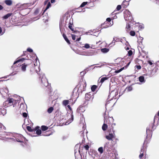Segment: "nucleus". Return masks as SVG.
Masks as SVG:
<instances>
[{
	"label": "nucleus",
	"instance_id": "obj_5",
	"mask_svg": "<svg viewBox=\"0 0 159 159\" xmlns=\"http://www.w3.org/2000/svg\"><path fill=\"white\" fill-rule=\"evenodd\" d=\"M114 137L115 134L114 131H113V133H110L108 135L106 136V138L107 139L109 140H111L112 141H113L112 139L114 138Z\"/></svg>",
	"mask_w": 159,
	"mask_h": 159
},
{
	"label": "nucleus",
	"instance_id": "obj_29",
	"mask_svg": "<svg viewBox=\"0 0 159 159\" xmlns=\"http://www.w3.org/2000/svg\"><path fill=\"white\" fill-rule=\"evenodd\" d=\"M143 39V37L139 36V39L138 40V42L140 45V43H142Z\"/></svg>",
	"mask_w": 159,
	"mask_h": 159
},
{
	"label": "nucleus",
	"instance_id": "obj_63",
	"mask_svg": "<svg viewBox=\"0 0 159 159\" xmlns=\"http://www.w3.org/2000/svg\"><path fill=\"white\" fill-rule=\"evenodd\" d=\"M114 142V144H116L117 143V141L116 140L114 141H113Z\"/></svg>",
	"mask_w": 159,
	"mask_h": 159
},
{
	"label": "nucleus",
	"instance_id": "obj_36",
	"mask_svg": "<svg viewBox=\"0 0 159 159\" xmlns=\"http://www.w3.org/2000/svg\"><path fill=\"white\" fill-rule=\"evenodd\" d=\"M145 151V149L144 148V147L143 146L142 147V148H141V150H140V153H142L143 152V153H144V152Z\"/></svg>",
	"mask_w": 159,
	"mask_h": 159
},
{
	"label": "nucleus",
	"instance_id": "obj_3",
	"mask_svg": "<svg viewBox=\"0 0 159 159\" xmlns=\"http://www.w3.org/2000/svg\"><path fill=\"white\" fill-rule=\"evenodd\" d=\"M85 85L84 86L83 84H80L79 87L78 88L77 92L78 93H81L82 92L84 91L85 90V87L86 86V83H85Z\"/></svg>",
	"mask_w": 159,
	"mask_h": 159
},
{
	"label": "nucleus",
	"instance_id": "obj_27",
	"mask_svg": "<svg viewBox=\"0 0 159 159\" xmlns=\"http://www.w3.org/2000/svg\"><path fill=\"white\" fill-rule=\"evenodd\" d=\"M48 127L45 125H42L41 126V129L43 131H45L47 130Z\"/></svg>",
	"mask_w": 159,
	"mask_h": 159
},
{
	"label": "nucleus",
	"instance_id": "obj_41",
	"mask_svg": "<svg viewBox=\"0 0 159 159\" xmlns=\"http://www.w3.org/2000/svg\"><path fill=\"white\" fill-rule=\"evenodd\" d=\"M27 50L28 52H33V50L32 49H31V48H28L27 49Z\"/></svg>",
	"mask_w": 159,
	"mask_h": 159
},
{
	"label": "nucleus",
	"instance_id": "obj_14",
	"mask_svg": "<svg viewBox=\"0 0 159 159\" xmlns=\"http://www.w3.org/2000/svg\"><path fill=\"white\" fill-rule=\"evenodd\" d=\"M5 2L6 5L10 6L12 4V1L11 0H6Z\"/></svg>",
	"mask_w": 159,
	"mask_h": 159
},
{
	"label": "nucleus",
	"instance_id": "obj_23",
	"mask_svg": "<svg viewBox=\"0 0 159 159\" xmlns=\"http://www.w3.org/2000/svg\"><path fill=\"white\" fill-rule=\"evenodd\" d=\"M72 24L71 23V22L70 21V20L69 22V25L68 27L72 30L73 31L74 30V29L72 28Z\"/></svg>",
	"mask_w": 159,
	"mask_h": 159
},
{
	"label": "nucleus",
	"instance_id": "obj_49",
	"mask_svg": "<svg viewBox=\"0 0 159 159\" xmlns=\"http://www.w3.org/2000/svg\"><path fill=\"white\" fill-rule=\"evenodd\" d=\"M124 67L121 68L120 70H118V71L116 70L115 71V72L116 73H118V72H120V71H121V70H122L124 69Z\"/></svg>",
	"mask_w": 159,
	"mask_h": 159
},
{
	"label": "nucleus",
	"instance_id": "obj_16",
	"mask_svg": "<svg viewBox=\"0 0 159 159\" xmlns=\"http://www.w3.org/2000/svg\"><path fill=\"white\" fill-rule=\"evenodd\" d=\"M109 143H107L104 146V148L107 151H110V148L109 146Z\"/></svg>",
	"mask_w": 159,
	"mask_h": 159
},
{
	"label": "nucleus",
	"instance_id": "obj_4",
	"mask_svg": "<svg viewBox=\"0 0 159 159\" xmlns=\"http://www.w3.org/2000/svg\"><path fill=\"white\" fill-rule=\"evenodd\" d=\"M84 55L88 56H92L96 54V52L94 50H91L90 51L86 52H84Z\"/></svg>",
	"mask_w": 159,
	"mask_h": 159
},
{
	"label": "nucleus",
	"instance_id": "obj_1",
	"mask_svg": "<svg viewBox=\"0 0 159 159\" xmlns=\"http://www.w3.org/2000/svg\"><path fill=\"white\" fill-rule=\"evenodd\" d=\"M40 78H41V82L43 84L44 86L46 87H48L49 88V86L48 85V82L47 79H46L45 75L44 74H41L40 75Z\"/></svg>",
	"mask_w": 159,
	"mask_h": 159
},
{
	"label": "nucleus",
	"instance_id": "obj_12",
	"mask_svg": "<svg viewBox=\"0 0 159 159\" xmlns=\"http://www.w3.org/2000/svg\"><path fill=\"white\" fill-rule=\"evenodd\" d=\"M93 159H102L100 158V156L98 155V154L97 153H95L93 154L92 156Z\"/></svg>",
	"mask_w": 159,
	"mask_h": 159
},
{
	"label": "nucleus",
	"instance_id": "obj_39",
	"mask_svg": "<svg viewBox=\"0 0 159 159\" xmlns=\"http://www.w3.org/2000/svg\"><path fill=\"white\" fill-rule=\"evenodd\" d=\"M128 55L129 56H131L133 54V52L132 50H130L129 51L128 53Z\"/></svg>",
	"mask_w": 159,
	"mask_h": 159
},
{
	"label": "nucleus",
	"instance_id": "obj_38",
	"mask_svg": "<svg viewBox=\"0 0 159 159\" xmlns=\"http://www.w3.org/2000/svg\"><path fill=\"white\" fill-rule=\"evenodd\" d=\"M90 46L88 43L85 44L84 47L86 48H90Z\"/></svg>",
	"mask_w": 159,
	"mask_h": 159
},
{
	"label": "nucleus",
	"instance_id": "obj_10",
	"mask_svg": "<svg viewBox=\"0 0 159 159\" xmlns=\"http://www.w3.org/2000/svg\"><path fill=\"white\" fill-rule=\"evenodd\" d=\"M107 78L106 77H103L99 81H98V84L99 85L100 84V85L101 86L102 84L103 83L105 80H107Z\"/></svg>",
	"mask_w": 159,
	"mask_h": 159
},
{
	"label": "nucleus",
	"instance_id": "obj_2",
	"mask_svg": "<svg viewBox=\"0 0 159 159\" xmlns=\"http://www.w3.org/2000/svg\"><path fill=\"white\" fill-rule=\"evenodd\" d=\"M124 16L126 20L130 21H132L133 20V18L131 15V13L129 11H126L125 12Z\"/></svg>",
	"mask_w": 159,
	"mask_h": 159
},
{
	"label": "nucleus",
	"instance_id": "obj_61",
	"mask_svg": "<svg viewBox=\"0 0 159 159\" xmlns=\"http://www.w3.org/2000/svg\"><path fill=\"white\" fill-rule=\"evenodd\" d=\"M149 131V128H147V129H146V132H147H147H148V131Z\"/></svg>",
	"mask_w": 159,
	"mask_h": 159
},
{
	"label": "nucleus",
	"instance_id": "obj_42",
	"mask_svg": "<svg viewBox=\"0 0 159 159\" xmlns=\"http://www.w3.org/2000/svg\"><path fill=\"white\" fill-rule=\"evenodd\" d=\"M152 62H153V61H151L150 60H149V61H148V63L149 64V65H152L153 64V63Z\"/></svg>",
	"mask_w": 159,
	"mask_h": 159
},
{
	"label": "nucleus",
	"instance_id": "obj_21",
	"mask_svg": "<svg viewBox=\"0 0 159 159\" xmlns=\"http://www.w3.org/2000/svg\"><path fill=\"white\" fill-rule=\"evenodd\" d=\"M26 128L27 130L30 131V132H33V131H35V129H32L31 127L30 126H27L26 127Z\"/></svg>",
	"mask_w": 159,
	"mask_h": 159
},
{
	"label": "nucleus",
	"instance_id": "obj_47",
	"mask_svg": "<svg viewBox=\"0 0 159 159\" xmlns=\"http://www.w3.org/2000/svg\"><path fill=\"white\" fill-rule=\"evenodd\" d=\"M113 40L112 41L111 43V44H112V43H114L113 45H115V42L114 41V40H115V37L113 38Z\"/></svg>",
	"mask_w": 159,
	"mask_h": 159
},
{
	"label": "nucleus",
	"instance_id": "obj_52",
	"mask_svg": "<svg viewBox=\"0 0 159 159\" xmlns=\"http://www.w3.org/2000/svg\"><path fill=\"white\" fill-rule=\"evenodd\" d=\"M88 101H86L85 100V101H84V104L85 105H87L88 104Z\"/></svg>",
	"mask_w": 159,
	"mask_h": 159
},
{
	"label": "nucleus",
	"instance_id": "obj_13",
	"mask_svg": "<svg viewBox=\"0 0 159 159\" xmlns=\"http://www.w3.org/2000/svg\"><path fill=\"white\" fill-rule=\"evenodd\" d=\"M139 81L141 83H145V80L144 79V78L143 76H140L139 78Z\"/></svg>",
	"mask_w": 159,
	"mask_h": 159
},
{
	"label": "nucleus",
	"instance_id": "obj_30",
	"mask_svg": "<svg viewBox=\"0 0 159 159\" xmlns=\"http://www.w3.org/2000/svg\"><path fill=\"white\" fill-rule=\"evenodd\" d=\"M97 87V86L95 85H93L91 88V89L92 91L93 92L94 91H95Z\"/></svg>",
	"mask_w": 159,
	"mask_h": 159
},
{
	"label": "nucleus",
	"instance_id": "obj_59",
	"mask_svg": "<svg viewBox=\"0 0 159 159\" xmlns=\"http://www.w3.org/2000/svg\"><path fill=\"white\" fill-rule=\"evenodd\" d=\"M55 2V0H51V2L52 3H54Z\"/></svg>",
	"mask_w": 159,
	"mask_h": 159
},
{
	"label": "nucleus",
	"instance_id": "obj_60",
	"mask_svg": "<svg viewBox=\"0 0 159 159\" xmlns=\"http://www.w3.org/2000/svg\"><path fill=\"white\" fill-rule=\"evenodd\" d=\"M115 38V40H114V41L116 42H117V41H118V40H119V39H117V38Z\"/></svg>",
	"mask_w": 159,
	"mask_h": 159
},
{
	"label": "nucleus",
	"instance_id": "obj_24",
	"mask_svg": "<svg viewBox=\"0 0 159 159\" xmlns=\"http://www.w3.org/2000/svg\"><path fill=\"white\" fill-rule=\"evenodd\" d=\"M53 110V108L52 107H50L48 109L47 111L49 113H51Z\"/></svg>",
	"mask_w": 159,
	"mask_h": 159
},
{
	"label": "nucleus",
	"instance_id": "obj_25",
	"mask_svg": "<svg viewBox=\"0 0 159 159\" xmlns=\"http://www.w3.org/2000/svg\"><path fill=\"white\" fill-rule=\"evenodd\" d=\"M25 59L24 58H22L21 59H19L18 60H17L16 61H15L13 63V64H16L21 61H23Z\"/></svg>",
	"mask_w": 159,
	"mask_h": 159
},
{
	"label": "nucleus",
	"instance_id": "obj_28",
	"mask_svg": "<svg viewBox=\"0 0 159 159\" xmlns=\"http://www.w3.org/2000/svg\"><path fill=\"white\" fill-rule=\"evenodd\" d=\"M11 15V14L9 13H8L7 14L5 15L3 17V18L4 19H7Z\"/></svg>",
	"mask_w": 159,
	"mask_h": 159
},
{
	"label": "nucleus",
	"instance_id": "obj_35",
	"mask_svg": "<svg viewBox=\"0 0 159 159\" xmlns=\"http://www.w3.org/2000/svg\"><path fill=\"white\" fill-rule=\"evenodd\" d=\"M135 33L134 31H131L130 32V34L132 36H134L135 35Z\"/></svg>",
	"mask_w": 159,
	"mask_h": 159
},
{
	"label": "nucleus",
	"instance_id": "obj_44",
	"mask_svg": "<svg viewBox=\"0 0 159 159\" xmlns=\"http://www.w3.org/2000/svg\"><path fill=\"white\" fill-rule=\"evenodd\" d=\"M84 148L86 150H88L89 148V147L88 145H86L84 146Z\"/></svg>",
	"mask_w": 159,
	"mask_h": 159
},
{
	"label": "nucleus",
	"instance_id": "obj_45",
	"mask_svg": "<svg viewBox=\"0 0 159 159\" xmlns=\"http://www.w3.org/2000/svg\"><path fill=\"white\" fill-rule=\"evenodd\" d=\"M23 116L24 117H26L27 116V114L26 112H24L23 113Z\"/></svg>",
	"mask_w": 159,
	"mask_h": 159
},
{
	"label": "nucleus",
	"instance_id": "obj_40",
	"mask_svg": "<svg viewBox=\"0 0 159 159\" xmlns=\"http://www.w3.org/2000/svg\"><path fill=\"white\" fill-rule=\"evenodd\" d=\"M121 5H118L116 8V10L118 11L120 10L121 9Z\"/></svg>",
	"mask_w": 159,
	"mask_h": 159
},
{
	"label": "nucleus",
	"instance_id": "obj_15",
	"mask_svg": "<svg viewBox=\"0 0 159 159\" xmlns=\"http://www.w3.org/2000/svg\"><path fill=\"white\" fill-rule=\"evenodd\" d=\"M14 100L12 98H8L6 101V102H8V103L10 104V105H11V104L12 103Z\"/></svg>",
	"mask_w": 159,
	"mask_h": 159
},
{
	"label": "nucleus",
	"instance_id": "obj_9",
	"mask_svg": "<svg viewBox=\"0 0 159 159\" xmlns=\"http://www.w3.org/2000/svg\"><path fill=\"white\" fill-rule=\"evenodd\" d=\"M69 115L70 117V118L68 120V122H69L68 124L71 122L74 119V116L73 114V112L71 113L70 114H68V116H69Z\"/></svg>",
	"mask_w": 159,
	"mask_h": 159
},
{
	"label": "nucleus",
	"instance_id": "obj_43",
	"mask_svg": "<svg viewBox=\"0 0 159 159\" xmlns=\"http://www.w3.org/2000/svg\"><path fill=\"white\" fill-rule=\"evenodd\" d=\"M72 39L73 40H75L76 39V36L75 34H71Z\"/></svg>",
	"mask_w": 159,
	"mask_h": 159
},
{
	"label": "nucleus",
	"instance_id": "obj_56",
	"mask_svg": "<svg viewBox=\"0 0 159 159\" xmlns=\"http://www.w3.org/2000/svg\"><path fill=\"white\" fill-rule=\"evenodd\" d=\"M16 141H17V142H20V143H22V142H23L22 141L20 140H19L18 139H17Z\"/></svg>",
	"mask_w": 159,
	"mask_h": 159
},
{
	"label": "nucleus",
	"instance_id": "obj_64",
	"mask_svg": "<svg viewBox=\"0 0 159 159\" xmlns=\"http://www.w3.org/2000/svg\"><path fill=\"white\" fill-rule=\"evenodd\" d=\"M2 124L0 123V128H1L2 127Z\"/></svg>",
	"mask_w": 159,
	"mask_h": 159
},
{
	"label": "nucleus",
	"instance_id": "obj_55",
	"mask_svg": "<svg viewBox=\"0 0 159 159\" xmlns=\"http://www.w3.org/2000/svg\"><path fill=\"white\" fill-rule=\"evenodd\" d=\"M80 39H81L80 37L78 38L76 40V42H79L80 40Z\"/></svg>",
	"mask_w": 159,
	"mask_h": 159
},
{
	"label": "nucleus",
	"instance_id": "obj_51",
	"mask_svg": "<svg viewBox=\"0 0 159 159\" xmlns=\"http://www.w3.org/2000/svg\"><path fill=\"white\" fill-rule=\"evenodd\" d=\"M106 20L109 22H110L111 21V20L110 18H108Z\"/></svg>",
	"mask_w": 159,
	"mask_h": 159
},
{
	"label": "nucleus",
	"instance_id": "obj_54",
	"mask_svg": "<svg viewBox=\"0 0 159 159\" xmlns=\"http://www.w3.org/2000/svg\"><path fill=\"white\" fill-rule=\"evenodd\" d=\"M127 29H129L130 28V26L129 25H127L126 27Z\"/></svg>",
	"mask_w": 159,
	"mask_h": 159
},
{
	"label": "nucleus",
	"instance_id": "obj_57",
	"mask_svg": "<svg viewBox=\"0 0 159 159\" xmlns=\"http://www.w3.org/2000/svg\"><path fill=\"white\" fill-rule=\"evenodd\" d=\"M3 8V7L1 5H0V10H2Z\"/></svg>",
	"mask_w": 159,
	"mask_h": 159
},
{
	"label": "nucleus",
	"instance_id": "obj_17",
	"mask_svg": "<svg viewBox=\"0 0 159 159\" xmlns=\"http://www.w3.org/2000/svg\"><path fill=\"white\" fill-rule=\"evenodd\" d=\"M69 100H64L62 102V104L63 105L66 106L69 104Z\"/></svg>",
	"mask_w": 159,
	"mask_h": 159
},
{
	"label": "nucleus",
	"instance_id": "obj_20",
	"mask_svg": "<svg viewBox=\"0 0 159 159\" xmlns=\"http://www.w3.org/2000/svg\"><path fill=\"white\" fill-rule=\"evenodd\" d=\"M27 66V65L24 64L21 67V69L23 71L25 72L26 71V67Z\"/></svg>",
	"mask_w": 159,
	"mask_h": 159
},
{
	"label": "nucleus",
	"instance_id": "obj_37",
	"mask_svg": "<svg viewBox=\"0 0 159 159\" xmlns=\"http://www.w3.org/2000/svg\"><path fill=\"white\" fill-rule=\"evenodd\" d=\"M39 13V10L38 9H36L34 12V14L35 15H36Z\"/></svg>",
	"mask_w": 159,
	"mask_h": 159
},
{
	"label": "nucleus",
	"instance_id": "obj_34",
	"mask_svg": "<svg viewBox=\"0 0 159 159\" xmlns=\"http://www.w3.org/2000/svg\"><path fill=\"white\" fill-rule=\"evenodd\" d=\"M98 151L101 154L103 152L102 147H101L99 148L98 149Z\"/></svg>",
	"mask_w": 159,
	"mask_h": 159
},
{
	"label": "nucleus",
	"instance_id": "obj_11",
	"mask_svg": "<svg viewBox=\"0 0 159 159\" xmlns=\"http://www.w3.org/2000/svg\"><path fill=\"white\" fill-rule=\"evenodd\" d=\"M39 127L38 126H36L35 129V131L36 130V134L38 135H40L41 134V131L40 129H38L39 128Z\"/></svg>",
	"mask_w": 159,
	"mask_h": 159
},
{
	"label": "nucleus",
	"instance_id": "obj_33",
	"mask_svg": "<svg viewBox=\"0 0 159 159\" xmlns=\"http://www.w3.org/2000/svg\"><path fill=\"white\" fill-rule=\"evenodd\" d=\"M51 4L50 2H49L47 4V6L45 9V11H46L51 6Z\"/></svg>",
	"mask_w": 159,
	"mask_h": 159
},
{
	"label": "nucleus",
	"instance_id": "obj_19",
	"mask_svg": "<svg viewBox=\"0 0 159 159\" xmlns=\"http://www.w3.org/2000/svg\"><path fill=\"white\" fill-rule=\"evenodd\" d=\"M101 50V52L104 53H107L109 51V49L106 48H102Z\"/></svg>",
	"mask_w": 159,
	"mask_h": 159
},
{
	"label": "nucleus",
	"instance_id": "obj_6",
	"mask_svg": "<svg viewBox=\"0 0 159 159\" xmlns=\"http://www.w3.org/2000/svg\"><path fill=\"white\" fill-rule=\"evenodd\" d=\"M93 95L91 96L90 93H87L85 95V100L86 101H89L90 99L93 100Z\"/></svg>",
	"mask_w": 159,
	"mask_h": 159
},
{
	"label": "nucleus",
	"instance_id": "obj_48",
	"mask_svg": "<svg viewBox=\"0 0 159 159\" xmlns=\"http://www.w3.org/2000/svg\"><path fill=\"white\" fill-rule=\"evenodd\" d=\"M136 67L139 70L141 68L140 65L136 66Z\"/></svg>",
	"mask_w": 159,
	"mask_h": 159
},
{
	"label": "nucleus",
	"instance_id": "obj_18",
	"mask_svg": "<svg viewBox=\"0 0 159 159\" xmlns=\"http://www.w3.org/2000/svg\"><path fill=\"white\" fill-rule=\"evenodd\" d=\"M63 36L65 39V41L66 42L69 44H70V41L67 38L66 35L65 34H63Z\"/></svg>",
	"mask_w": 159,
	"mask_h": 159
},
{
	"label": "nucleus",
	"instance_id": "obj_62",
	"mask_svg": "<svg viewBox=\"0 0 159 159\" xmlns=\"http://www.w3.org/2000/svg\"><path fill=\"white\" fill-rule=\"evenodd\" d=\"M139 26L140 27V28L141 29H143L144 28V26H143L142 25L141 26L140 25Z\"/></svg>",
	"mask_w": 159,
	"mask_h": 159
},
{
	"label": "nucleus",
	"instance_id": "obj_58",
	"mask_svg": "<svg viewBox=\"0 0 159 159\" xmlns=\"http://www.w3.org/2000/svg\"><path fill=\"white\" fill-rule=\"evenodd\" d=\"M61 24H62V22H61L60 21V24H59V26H60V29H61Z\"/></svg>",
	"mask_w": 159,
	"mask_h": 159
},
{
	"label": "nucleus",
	"instance_id": "obj_8",
	"mask_svg": "<svg viewBox=\"0 0 159 159\" xmlns=\"http://www.w3.org/2000/svg\"><path fill=\"white\" fill-rule=\"evenodd\" d=\"M84 107L83 106H80L77 108V112L78 113H80L81 112H83L85 111Z\"/></svg>",
	"mask_w": 159,
	"mask_h": 159
},
{
	"label": "nucleus",
	"instance_id": "obj_22",
	"mask_svg": "<svg viewBox=\"0 0 159 159\" xmlns=\"http://www.w3.org/2000/svg\"><path fill=\"white\" fill-rule=\"evenodd\" d=\"M133 88L131 86H129L126 88V89L123 91V93L127 90L128 92H129L132 91V90Z\"/></svg>",
	"mask_w": 159,
	"mask_h": 159
},
{
	"label": "nucleus",
	"instance_id": "obj_31",
	"mask_svg": "<svg viewBox=\"0 0 159 159\" xmlns=\"http://www.w3.org/2000/svg\"><path fill=\"white\" fill-rule=\"evenodd\" d=\"M5 30L2 31V28L0 27V35H2L5 33Z\"/></svg>",
	"mask_w": 159,
	"mask_h": 159
},
{
	"label": "nucleus",
	"instance_id": "obj_46",
	"mask_svg": "<svg viewBox=\"0 0 159 159\" xmlns=\"http://www.w3.org/2000/svg\"><path fill=\"white\" fill-rule=\"evenodd\" d=\"M143 156V152L140 153V155L139 156V157L140 159H141Z\"/></svg>",
	"mask_w": 159,
	"mask_h": 159
},
{
	"label": "nucleus",
	"instance_id": "obj_26",
	"mask_svg": "<svg viewBox=\"0 0 159 159\" xmlns=\"http://www.w3.org/2000/svg\"><path fill=\"white\" fill-rule=\"evenodd\" d=\"M107 127V124H104L102 126V128L103 130L105 131L106 130Z\"/></svg>",
	"mask_w": 159,
	"mask_h": 159
},
{
	"label": "nucleus",
	"instance_id": "obj_7",
	"mask_svg": "<svg viewBox=\"0 0 159 159\" xmlns=\"http://www.w3.org/2000/svg\"><path fill=\"white\" fill-rule=\"evenodd\" d=\"M30 3H25L20 5V8L21 9H26L29 7L30 6Z\"/></svg>",
	"mask_w": 159,
	"mask_h": 159
},
{
	"label": "nucleus",
	"instance_id": "obj_50",
	"mask_svg": "<svg viewBox=\"0 0 159 159\" xmlns=\"http://www.w3.org/2000/svg\"><path fill=\"white\" fill-rule=\"evenodd\" d=\"M85 73L84 71L81 72L80 73V75H82V76L84 75V74H85Z\"/></svg>",
	"mask_w": 159,
	"mask_h": 159
},
{
	"label": "nucleus",
	"instance_id": "obj_53",
	"mask_svg": "<svg viewBox=\"0 0 159 159\" xmlns=\"http://www.w3.org/2000/svg\"><path fill=\"white\" fill-rule=\"evenodd\" d=\"M67 107L71 111H72V109L69 105H68Z\"/></svg>",
	"mask_w": 159,
	"mask_h": 159
},
{
	"label": "nucleus",
	"instance_id": "obj_32",
	"mask_svg": "<svg viewBox=\"0 0 159 159\" xmlns=\"http://www.w3.org/2000/svg\"><path fill=\"white\" fill-rule=\"evenodd\" d=\"M88 3V2H83L81 4L80 6V7H84Z\"/></svg>",
	"mask_w": 159,
	"mask_h": 159
}]
</instances>
